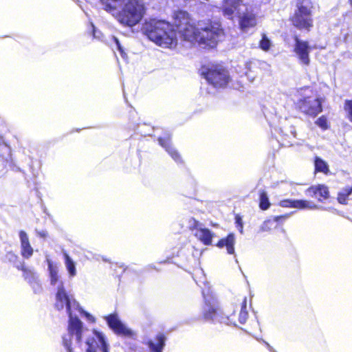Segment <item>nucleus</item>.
Listing matches in <instances>:
<instances>
[{
    "mask_svg": "<svg viewBox=\"0 0 352 352\" xmlns=\"http://www.w3.org/2000/svg\"><path fill=\"white\" fill-rule=\"evenodd\" d=\"M344 109L347 113L348 119L352 122V100L345 101Z\"/></svg>",
    "mask_w": 352,
    "mask_h": 352,
    "instance_id": "obj_30",
    "label": "nucleus"
},
{
    "mask_svg": "<svg viewBox=\"0 0 352 352\" xmlns=\"http://www.w3.org/2000/svg\"><path fill=\"white\" fill-rule=\"evenodd\" d=\"M272 44L271 41L267 37L265 34L262 35V38L259 42L260 48L265 51L267 52L271 48Z\"/></svg>",
    "mask_w": 352,
    "mask_h": 352,
    "instance_id": "obj_28",
    "label": "nucleus"
},
{
    "mask_svg": "<svg viewBox=\"0 0 352 352\" xmlns=\"http://www.w3.org/2000/svg\"><path fill=\"white\" fill-rule=\"evenodd\" d=\"M297 8L292 19L293 25L300 29H309L312 25L311 2L309 0H302L298 3Z\"/></svg>",
    "mask_w": 352,
    "mask_h": 352,
    "instance_id": "obj_7",
    "label": "nucleus"
},
{
    "mask_svg": "<svg viewBox=\"0 0 352 352\" xmlns=\"http://www.w3.org/2000/svg\"><path fill=\"white\" fill-rule=\"evenodd\" d=\"M63 256L65 259V265L69 274V276H75L76 275V269L74 261L71 258V257L66 252H63Z\"/></svg>",
    "mask_w": 352,
    "mask_h": 352,
    "instance_id": "obj_22",
    "label": "nucleus"
},
{
    "mask_svg": "<svg viewBox=\"0 0 352 352\" xmlns=\"http://www.w3.org/2000/svg\"><path fill=\"white\" fill-rule=\"evenodd\" d=\"M348 190H349V188H346L344 190L343 192H341L338 194V201L339 203H340L342 204H346V199L351 195V194H348Z\"/></svg>",
    "mask_w": 352,
    "mask_h": 352,
    "instance_id": "obj_31",
    "label": "nucleus"
},
{
    "mask_svg": "<svg viewBox=\"0 0 352 352\" xmlns=\"http://www.w3.org/2000/svg\"><path fill=\"white\" fill-rule=\"evenodd\" d=\"M350 2H351V5L352 6V0H350Z\"/></svg>",
    "mask_w": 352,
    "mask_h": 352,
    "instance_id": "obj_41",
    "label": "nucleus"
},
{
    "mask_svg": "<svg viewBox=\"0 0 352 352\" xmlns=\"http://www.w3.org/2000/svg\"><path fill=\"white\" fill-rule=\"evenodd\" d=\"M114 40H115L118 50L120 52L121 54L123 55V50L120 46V44L118 40L116 38H114Z\"/></svg>",
    "mask_w": 352,
    "mask_h": 352,
    "instance_id": "obj_36",
    "label": "nucleus"
},
{
    "mask_svg": "<svg viewBox=\"0 0 352 352\" xmlns=\"http://www.w3.org/2000/svg\"><path fill=\"white\" fill-rule=\"evenodd\" d=\"M198 45L203 47H214L222 35V29L217 23H199Z\"/></svg>",
    "mask_w": 352,
    "mask_h": 352,
    "instance_id": "obj_4",
    "label": "nucleus"
},
{
    "mask_svg": "<svg viewBox=\"0 0 352 352\" xmlns=\"http://www.w3.org/2000/svg\"><path fill=\"white\" fill-rule=\"evenodd\" d=\"M306 195L318 199V201H322L329 197V192L328 188L323 184H318L313 186L307 189Z\"/></svg>",
    "mask_w": 352,
    "mask_h": 352,
    "instance_id": "obj_15",
    "label": "nucleus"
},
{
    "mask_svg": "<svg viewBox=\"0 0 352 352\" xmlns=\"http://www.w3.org/2000/svg\"><path fill=\"white\" fill-rule=\"evenodd\" d=\"M201 226H202V225L198 221L195 220V219L190 218L189 219V228L192 230H194V232L195 230H197V229L199 227H201Z\"/></svg>",
    "mask_w": 352,
    "mask_h": 352,
    "instance_id": "obj_33",
    "label": "nucleus"
},
{
    "mask_svg": "<svg viewBox=\"0 0 352 352\" xmlns=\"http://www.w3.org/2000/svg\"><path fill=\"white\" fill-rule=\"evenodd\" d=\"M236 223L238 225V226L239 227V231L241 233H243V225H242V221L240 219H236Z\"/></svg>",
    "mask_w": 352,
    "mask_h": 352,
    "instance_id": "obj_37",
    "label": "nucleus"
},
{
    "mask_svg": "<svg viewBox=\"0 0 352 352\" xmlns=\"http://www.w3.org/2000/svg\"><path fill=\"white\" fill-rule=\"evenodd\" d=\"M104 319L106 320L109 327L115 333L125 337H133L134 336V332L128 328L120 320L117 314H113L108 316H105Z\"/></svg>",
    "mask_w": 352,
    "mask_h": 352,
    "instance_id": "obj_11",
    "label": "nucleus"
},
{
    "mask_svg": "<svg viewBox=\"0 0 352 352\" xmlns=\"http://www.w3.org/2000/svg\"><path fill=\"white\" fill-rule=\"evenodd\" d=\"M259 206L262 210H267L270 206L268 196L267 195V192L264 190L260 191Z\"/></svg>",
    "mask_w": 352,
    "mask_h": 352,
    "instance_id": "obj_25",
    "label": "nucleus"
},
{
    "mask_svg": "<svg viewBox=\"0 0 352 352\" xmlns=\"http://www.w3.org/2000/svg\"><path fill=\"white\" fill-rule=\"evenodd\" d=\"M310 47L306 41H302L298 38H296V44L294 47V52L297 55L301 64L308 65L310 60L309 57V53L310 51Z\"/></svg>",
    "mask_w": 352,
    "mask_h": 352,
    "instance_id": "obj_14",
    "label": "nucleus"
},
{
    "mask_svg": "<svg viewBox=\"0 0 352 352\" xmlns=\"http://www.w3.org/2000/svg\"><path fill=\"white\" fill-rule=\"evenodd\" d=\"M265 344L267 345V348L272 351V352H276L273 349L272 347L267 343V342H265Z\"/></svg>",
    "mask_w": 352,
    "mask_h": 352,
    "instance_id": "obj_38",
    "label": "nucleus"
},
{
    "mask_svg": "<svg viewBox=\"0 0 352 352\" xmlns=\"http://www.w3.org/2000/svg\"><path fill=\"white\" fill-rule=\"evenodd\" d=\"M243 4L242 0H223V13L228 18L232 19L236 8Z\"/></svg>",
    "mask_w": 352,
    "mask_h": 352,
    "instance_id": "obj_16",
    "label": "nucleus"
},
{
    "mask_svg": "<svg viewBox=\"0 0 352 352\" xmlns=\"http://www.w3.org/2000/svg\"><path fill=\"white\" fill-rule=\"evenodd\" d=\"M280 206L283 208H294L297 209L315 210L318 207L314 202L303 199H284L280 201Z\"/></svg>",
    "mask_w": 352,
    "mask_h": 352,
    "instance_id": "obj_13",
    "label": "nucleus"
},
{
    "mask_svg": "<svg viewBox=\"0 0 352 352\" xmlns=\"http://www.w3.org/2000/svg\"><path fill=\"white\" fill-rule=\"evenodd\" d=\"M104 9L112 13L120 23L133 26L142 18V6L136 0H101Z\"/></svg>",
    "mask_w": 352,
    "mask_h": 352,
    "instance_id": "obj_2",
    "label": "nucleus"
},
{
    "mask_svg": "<svg viewBox=\"0 0 352 352\" xmlns=\"http://www.w3.org/2000/svg\"><path fill=\"white\" fill-rule=\"evenodd\" d=\"M194 235L204 245H209L212 243L214 234L209 229L201 226L199 227L197 230L195 231Z\"/></svg>",
    "mask_w": 352,
    "mask_h": 352,
    "instance_id": "obj_18",
    "label": "nucleus"
},
{
    "mask_svg": "<svg viewBox=\"0 0 352 352\" xmlns=\"http://www.w3.org/2000/svg\"><path fill=\"white\" fill-rule=\"evenodd\" d=\"M160 144L164 147L166 151L170 155L174 160L176 162L179 161V155L177 151H175L173 148L171 147L169 140H164L161 138L158 139Z\"/></svg>",
    "mask_w": 352,
    "mask_h": 352,
    "instance_id": "obj_21",
    "label": "nucleus"
},
{
    "mask_svg": "<svg viewBox=\"0 0 352 352\" xmlns=\"http://www.w3.org/2000/svg\"><path fill=\"white\" fill-rule=\"evenodd\" d=\"M91 332H94L95 334H87V333H82L81 339L79 342H76V336L74 335L72 336L71 342V350L72 352V345H79L80 344L82 340H85V344L87 346V352H96V349H100L102 352H109L108 346L105 342L104 336L96 331L90 330ZM67 349V352H69L68 349L65 346Z\"/></svg>",
    "mask_w": 352,
    "mask_h": 352,
    "instance_id": "obj_6",
    "label": "nucleus"
},
{
    "mask_svg": "<svg viewBox=\"0 0 352 352\" xmlns=\"http://www.w3.org/2000/svg\"><path fill=\"white\" fill-rule=\"evenodd\" d=\"M299 107L301 111L309 116H316L320 113L322 109V102L316 96H308L299 101Z\"/></svg>",
    "mask_w": 352,
    "mask_h": 352,
    "instance_id": "obj_10",
    "label": "nucleus"
},
{
    "mask_svg": "<svg viewBox=\"0 0 352 352\" xmlns=\"http://www.w3.org/2000/svg\"><path fill=\"white\" fill-rule=\"evenodd\" d=\"M177 32L184 40L190 43H198V34H199V25L195 28L190 23L188 15L186 12H179L175 20Z\"/></svg>",
    "mask_w": 352,
    "mask_h": 352,
    "instance_id": "obj_5",
    "label": "nucleus"
},
{
    "mask_svg": "<svg viewBox=\"0 0 352 352\" xmlns=\"http://www.w3.org/2000/svg\"><path fill=\"white\" fill-rule=\"evenodd\" d=\"M235 243V237L233 234H229L226 238L222 239L220 240L218 243L217 246L219 248H223L226 247L227 250V252L230 254H232L234 253V245Z\"/></svg>",
    "mask_w": 352,
    "mask_h": 352,
    "instance_id": "obj_19",
    "label": "nucleus"
},
{
    "mask_svg": "<svg viewBox=\"0 0 352 352\" xmlns=\"http://www.w3.org/2000/svg\"><path fill=\"white\" fill-rule=\"evenodd\" d=\"M2 148H4V149H6V150H7V151H9V148H8V147H7V146H6V145H4V146H1L0 147V149H2Z\"/></svg>",
    "mask_w": 352,
    "mask_h": 352,
    "instance_id": "obj_39",
    "label": "nucleus"
},
{
    "mask_svg": "<svg viewBox=\"0 0 352 352\" xmlns=\"http://www.w3.org/2000/svg\"><path fill=\"white\" fill-rule=\"evenodd\" d=\"M19 269H21L23 271V276L26 280L30 283L32 280H34L36 278H37L34 272L31 270L25 267L23 263H21L20 265L17 266Z\"/></svg>",
    "mask_w": 352,
    "mask_h": 352,
    "instance_id": "obj_27",
    "label": "nucleus"
},
{
    "mask_svg": "<svg viewBox=\"0 0 352 352\" xmlns=\"http://www.w3.org/2000/svg\"><path fill=\"white\" fill-rule=\"evenodd\" d=\"M36 234L38 236L42 237V238H45L47 236V232L44 231V230H41V231L36 230Z\"/></svg>",
    "mask_w": 352,
    "mask_h": 352,
    "instance_id": "obj_35",
    "label": "nucleus"
},
{
    "mask_svg": "<svg viewBox=\"0 0 352 352\" xmlns=\"http://www.w3.org/2000/svg\"><path fill=\"white\" fill-rule=\"evenodd\" d=\"M285 217L286 216H284V217ZM283 217V216H277V217H274V220L269 219V220L264 221L260 228V230L261 232L270 231L272 230L274 223L277 222L279 219H280Z\"/></svg>",
    "mask_w": 352,
    "mask_h": 352,
    "instance_id": "obj_26",
    "label": "nucleus"
},
{
    "mask_svg": "<svg viewBox=\"0 0 352 352\" xmlns=\"http://www.w3.org/2000/svg\"><path fill=\"white\" fill-rule=\"evenodd\" d=\"M34 289L35 292H40L41 290V287L39 283L37 281V278H35L34 280H32L30 283Z\"/></svg>",
    "mask_w": 352,
    "mask_h": 352,
    "instance_id": "obj_34",
    "label": "nucleus"
},
{
    "mask_svg": "<svg viewBox=\"0 0 352 352\" xmlns=\"http://www.w3.org/2000/svg\"><path fill=\"white\" fill-rule=\"evenodd\" d=\"M148 38L164 48H174L177 45V29L164 21H151L144 26Z\"/></svg>",
    "mask_w": 352,
    "mask_h": 352,
    "instance_id": "obj_3",
    "label": "nucleus"
},
{
    "mask_svg": "<svg viewBox=\"0 0 352 352\" xmlns=\"http://www.w3.org/2000/svg\"><path fill=\"white\" fill-rule=\"evenodd\" d=\"M316 124L320 127L322 130H326L329 128L327 119L324 116L316 120Z\"/></svg>",
    "mask_w": 352,
    "mask_h": 352,
    "instance_id": "obj_29",
    "label": "nucleus"
},
{
    "mask_svg": "<svg viewBox=\"0 0 352 352\" xmlns=\"http://www.w3.org/2000/svg\"><path fill=\"white\" fill-rule=\"evenodd\" d=\"M206 78L209 83L216 87H223L230 80L228 71L221 66H212L208 69Z\"/></svg>",
    "mask_w": 352,
    "mask_h": 352,
    "instance_id": "obj_8",
    "label": "nucleus"
},
{
    "mask_svg": "<svg viewBox=\"0 0 352 352\" xmlns=\"http://www.w3.org/2000/svg\"><path fill=\"white\" fill-rule=\"evenodd\" d=\"M47 261L50 275L51 284L56 285L58 282V267L56 265H54L53 263L50 259L47 258Z\"/></svg>",
    "mask_w": 352,
    "mask_h": 352,
    "instance_id": "obj_23",
    "label": "nucleus"
},
{
    "mask_svg": "<svg viewBox=\"0 0 352 352\" xmlns=\"http://www.w3.org/2000/svg\"><path fill=\"white\" fill-rule=\"evenodd\" d=\"M55 306L58 310L65 309L69 317L68 332L63 337V345L68 349L69 352L72 351L70 348L72 336L74 335L76 342H79L82 333L95 334L89 329L84 328L82 322L76 316H73V312L78 311L83 314L89 320L94 321V317L80 308L78 303L74 297L67 294L62 282H60L58 287Z\"/></svg>",
    "mask_w": 352,
    "mask_h": 352,
    "instance_id": "obj_1",
    "label": "nucleus"
},
{
    "mask_svg": "<svg viewBox=\"0 0 352 352\" xmlns=\"http://www.w3.org/2000/svg\"><path fill=\"white\" fill-rule=\"evenodd\" d=\"M315 168L316 171L325 174L328 173L329 170L327 163L318 157L315 159Z\"/></svg>",
    "mask_w": 352,
    "mask_h": 352,
    "instance_id": "obj_24",
    "label": "nucleus"
},
{
    "mask_svg": "<svg viewBox=\"0 0 352 352\" xmlns=\"http://www.w3.org/2000/svg\"><path fill=\"white\" fill-rule=\"evenodd\" d=\"M165 337L163 334L157 335L156 343L153 341L148 342V346L152 352H162L164 346Z\"/></svg>",
    "mask_w": 352,
    "mask_h": 352,
    "instance_id": "obj_20",
    "label": "nucleus"
},
{
    "mask_svg": "<svg viewBox=\"0 0 352 352\" xmlns=\"http://www.w3.org/2000/svg\"><path fill=\"white\" fill-rule=\"evenodd\" d=\"M203 314L204 318L208 320L226 322L228 320V317H225L222 311L218 308L214 300L206 301Z\"/></svg>",
    "mask_w": 352,
    "mask_h": 352,
    "instance_id": "obj_12",
    "label": "nucleus"
},
{
    "mask_svg": "<svg viewBox=\"0 0 352 352\" xmlns=\"http://www.w3.org/2000/svg\"><path fill=\"white\" fill-rule=\"evenodd\" d=\"M19 239L21 243V255L25 258H30L33 254L34 250L30 245L27 233L23 230L20 231Z\"/></svg>",
    "mask_w": 352,
    "mask_h": 352,
    "instance_id": "obj_17",
    "label": "nucleus"
},
{
    "mask_svg": "<svg viewBox=\"0 0 352 352\" xmlns=\"http://www.w3.org/2000/svg\"><path fill=\"white\" fill-rule=\"evenodd\" d=\"M239 18V25L243 31H247L249 28L256 25V18L250 7L243 4L236 10L234 17Z\"/></svg>",
    "mask_w": 352,
    "mask_h": 352,
    "instance_id": "obj_9",
    "label": "nucleus"
},
{
    "mask_svg": "<svg viewBox=\"0 0 352 352\" xmlns=\"http://www.w3.org/2000/svg\"><path fill=\"white\" fill-rule=\"evenodd\" d=\"M248 317V311H246V298L244 299L243 302V305L241 307V310L239 314V319L241 322L242 320L245 321Z\"/></svg>",
    "mask_w": 352,
    "mask_h": 352,
    "instance_id": "obj_32",
    "label": "nucleus"
},
{
    "mask_svg": "<svg viewBox=\"0 0 352 352\" xmlns=\"http://www.w3.org/2000/svg\"><path fill=\"white\" fill-rule=\"evenodd\" d=\"M351 193H352V187L349 188L348 190V194H351Z\"/></svg>",
    "mask_w": 352,
    "mask_h": 352,
    "instance_id": "obj_40",
    "label": "nucleus"
}]
</instances>
